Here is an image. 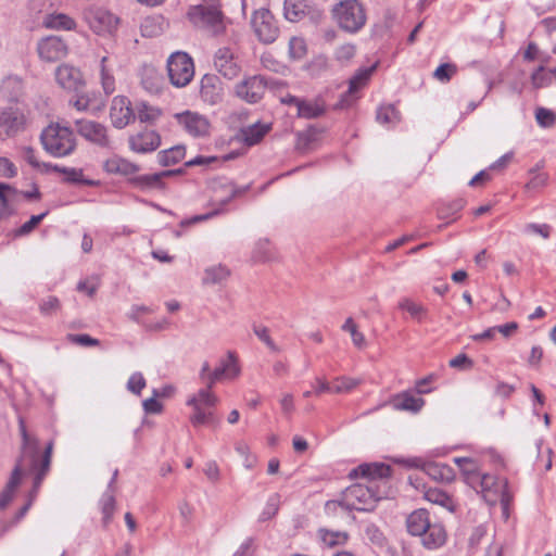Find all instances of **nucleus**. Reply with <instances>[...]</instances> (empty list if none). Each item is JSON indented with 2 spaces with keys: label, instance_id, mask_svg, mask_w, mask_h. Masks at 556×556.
I'll list each match as a JSON object with an SVG mask.
<instances>
[{
  "label": "nucleus",
  "instance_id": "3",
  "mask_svg": "<svg viewBox=\"0 0 556 556\" xmlns=\"http://www.w3.org/2000/svg\"><path fill=\"white\" fill-rule=\"evenodd\" d=\"M43 149L54 157L72 154L77 146L73 130L59 123L48 125L40 135Z\"/></svg>",
  "mask_w": 556,
  "mask_h": 556
},
{
  "label": "nucleus",
  "instance_id": "31",
  "mask_svg": "<svg viewBox=\"0 0 556 556\" xmlns=\"http://www.w3.org/2000/svg\"><path fill=\"white\" fill-rule=\"evenodd\" d=\"M43 26L48 29H63V30H74L76 29V22L71 16L58 13V14H48L42 22Z\"/></svg>",
  "mask_w": 556,
  "mask_h": 556
},
{
  "label": "nucleus",
  "instance_id": "41",
  "mask_svg": "<svg viewBox=\"0 0 556 556\" xmlns=\"http://www.w3.org/2000/svg\"><path fill=\"white\" fill-rule=\"evenodd\" d=\"M186 154L185 147L176 146L170 149L161 151L157 154L159 163L163 166H169L180 162Z\"/></svg>",
  "mask_w": 556,
  "mask_h": 556
},
{
  "label": "nucleus",
  "instance_id": "16",
  "mask_svg": "<svg viewBox=\"0 0 556 556\" xmlns=\"http://www.w3.org/2000/svg\"><path fill=\"white\" fill-rule=\"evenodd\" d=\"M267 83L262 76L249 77L236 86V94L247 102L260 101L265 92Z\"/></svg>",
  "mask_w": 556,
  "mask_h": 556
},
{
  "label": "nucleus",
  "instance_id": "36",
  "mask_svg": "<svg viewBox=\"0 0 556 556\" xmlns=\"http://www.w3.org/2000/svg\"><path fill=\"white\" fill-rule=\"evenodd\" d=\"M270 125L255 123L244 129H242L243 141L248 146H254L258 143L263 137L269 131Z\"/></svg>",
  "mask_w": 556,
  "mask_h": 556
},
{
  "label": "nucleus",
  "instance_id": "7",
  "mask_svg": "<svg viewBox=\"0 0 556 556\" xmlns=\"http://www.w3.org/2000/svg\"><path fill=\"white\" fill-rule=\"evenodd\" d=\"M167 74L173 86L177 88L187 86L194 76L192 59L186 52L172 53L167 60Z\"/></svg>",
  "mask_w": 556,
  "mask_h": 556
},
{
  "label": "nucleus",
  "instance_id": "35",
  "mask_svg": "<svg viewBox=\"0 0 556 556\" xmlns=\"http://www.w3.org/2000/svg\"><path fill=\"white\" fill-rule=\"evenodd\" d=\"M500 485L501 480H497L496 477L489 473L480 472V475L476 478L475 484H471L470 486L475 489L477 492H481L483 496L486 498L488 493L492 491L496 493Z\"/></svg>",
  "mask_w": 556,
  "mask_h": 556
},
{
  "label": "nucleus",
  "instance_id": "58",
  "mask_svg": "<svg viewBox=\"0 0 556 556\" xmlns=\"http://www.w3.org/2000/svg\"><path fill=\"white\" fill-rule=\"evenodd\" d=\"M253 331H254L255 336L261 341H263L271 351H274V352H278L279 351L278 346L275 344V342L271 340V338L269 336L268 328L255 326L253 328Z\"/></svg>",
  "mask_w": 556,
  "mask_h": 556
},
{
  "label": "nucleus",
  "instance_id": "15",
  "mask_svg": "<svg viewBox=\"0 0 556 556\" xmlns=\"http://www.w3.org/2000/svg\"><path fill=\"white\" fill-rule=\"evenodd\" d=\"M215 70L227 79L237 77L240 65L233 51L228 47L219 48L214 54Z\"/></svg>",
  "mask_w": 556,
  "mask_h": 556
},
{
  "label": "nucleus",
  "instance_id": "37",
  "mask_svg": "<svg viewBox=\"0 0 556 556\" xmlns=\"http://www.w3.org/2000/svg\"><path fill=\"white\" fill-rule=\"evenodd\" d=\"M306 0H285V17L290 22H299L306 13Z\"/></svg>",
  "mask_w": 556,
  "mask_h": 556
},
{
  "label": "nucleus",
  "instance_id": "5",
  "mask_svg": "<svg viewBox=\"0 0 556 556\" xmlns=\"http://www.w3.org/2000/svg\"><path fill=\"white\" fill-rule=\"evenodd\" d=\"M331 13L340 28L351 34L361 30L367 21L365 7L359 0H342L333 5Z\"/></svg>",
  "mask_w": 556,
  "mask_h": 556
},
{
  "label": "nucleus",
  "instance_id": "33",
  "mask_svg": "<svg viewBox=\"0 0 556 556\" xmlns=\"http://www.w3.org/2000/svg\"><path fill=\"white\" fill-rule=\"evenodd\" d=\"M117 471L114 472L113 478L109 484L108 491L102 495L100 500V506L101 511L103 514V523L108 525L114 514L115 509V496H114V490H113V483L116 479Z\"/></svg>",
  "mask_w": 556,
  "mask_h": 556
},
{
  "label": "nucleus",
  "instance_id": "48",
  "mask_svg": "<svg viewBox=\"0 0 556 556\" xmlns=\"http://www.w3.org/2000/svg\"><path fill=\"white\" fill-rule=\"evenodd\" d=\"M457 73V66L453 63H443L433 72V77L441 81L447 83Z\"/></svg>",
  "mask_w": 556,
  "mask_h": 556
},
{
  "label": "nucleus",
  "instance_id": "45",
  "mask_svg": "<svg viewBox=\"0 0 556 556\" xmlns=\"http://www.w3.org/2000/svg\"><path fill=\"white\" fill-rule=\"evenodd\" d=\"M399 308L406 311L418 321H421L427 315V308L422 304L416 303L408 298H404L399 302Z\"/></svg>",
  "mask_w": 556,
  "mask_h": 556
},
{
  "label": "nucleus",
  "instance_id": "59",
  "mask_svg": "<svg viewBox=\"0 0 556 556\" xmlns=\"http://www.w3.org/2000/svg\"><path fill=\"white\" fill-rule=\"evenodd\" d=\"M47 213H42L39 215H33L28 222L23 224L16 231L17 236H25L29 233L43 219Z\"/></svg>",
  "mask_w": 556,
  "mask_h": 556
},
{
  "label": "nucleus",
  "instance_id": "18",
  "mask_svg": "<svg viewBox=\"0 0 556 556\" xmlns=\"http://www.w3.org/2000/svg\"><path fill=\"white\" fill-rule=\"evenodd\" d=\"M129 148L136 153H149L155 151L161 144L160 135L150 129L139 131L128 139Z\"/></svg>",
  "mask_w": 556,
  "mask_h": 556
},
{
  "label": "nucleus",
  "instance_id": "63",
  "mask_svg": "<svg viewBox=\"0 0 556 556\" xmlns=\"http://www.w3.org/2000/svg\"><path fill=\"white\" fill-rule=\"evenodd\" d=\"M544 65L539 66L531 75V83L534 88H542L547 85L548 78L544 74Z\"/></svg>",
  "mask_w": 556,
  "mask_h": 556
},
{
  "label": "nucleus",
  "instance_id": "17",
  "mask_svg": "<svg viewBox=\"0 0 556 556\" xmlns=\"http://www.w3.org/2000/svg\"><path fill=\"white\" fill-rule=\"evenodd\" d=\"M240 375V366L238 358L233 352H228L227 355L219 361V365L208 374V387H214L216 382L223 379H235Z\"/></svg>",
  "mask_w": 556,
  "mask_h": 556
},
{
  "label": "nucleus",
  "instance_id": "46",
  "mask_svg": "<svg viewBox=\"0 0 556 556\" xmlns=\"http://www.w3.org/2000/svg\"><path fill=\"white\" fill-rule=\"evenodd\" d=\"M342 330L346 331L351 334L353 344L358 348L363 349L366 346V339L364 334L358 331L356 324L354 323L353 318L349 317L345 323L342 326Z\"/></svg>",
  "mask_w": 556,
  "mask_h": 556
},
{
  "label": "nucleus",
  "instance_id": "52",
  "mask_svg": "<svg viewBox=\"0 0 556 556\" xmlns=\"http://www.w3.org/2000/svg\"><path fill=\"white\" fill-rule=\"evenodd\" d=\"M146 388V379L141 372H134L127 381V390L139 395Z\"/></svg>",
  "mask_w": 556,
  "mask_h": 556
},
{
  "label": "nucleus",
  "instance_id": "49",
  "mask_svg": "<svg viewBox=\"0 0 556 556\" xmlns=\"http://www.w3.org/2000/svg\"><path fill=\"white\" fill-rule=\"evenodd\" d=\"M289 54L292 59H302L306 54V43L303 38L292 37L290 39Z\"/></svg>",
  "mask_w": 556,
  "mask_h": 556
},
{
  "label": "nucleus",
  "instance_id": "4",
  "mask_svg": "<svg viewBox=\"0 0 556 556\" xmlns=\"http://www.w3.org/2000/svg\"><path fill=\"white\" fill-rule=\"evenodd\" d=\"M213 387L205 386L192 394L187 405L192 408V414L189 417L190 422L198 427L202 425L215 424V407L219 400L216 394L212 392Z\"/></svg>",
  "mask_w": 556,
  "mask_h": 556
},
{
  "label": "nucleus",
  "instance_id": "54",
  "mask_svg": "<svg viewBox=\"0 0 556 556\" xmlns=\"http://www.w3.org/2000/svg\"><path fill=\"white\" fill-rule=\"evenodd\" d=\"M51 172H58L65 175V180L70 182H80L83 181V172L77 168H68V167H60L58 165H52Z\"/></svg>",
  "mask_w": 556,
  "mask_h": 556
},
{
  "label": "nucleus",
  "instance_id": "29",
  "mask_svg": "<svg viewBox=\"0 0 556 556\" xmlns=\"http://www.w3.org/2000/svg\"><path fill=\"white\" fill-rule=\"evenodd\" d=\"M141 85L150 93H157L162 88V77L155 67L146 65L142 67Z\"/></svg>",
  "mask_w": 556,
  "mask_h": 556
},
{
  "label": "nucleus",
  "instance_id": "26",
  "mask_svg": "<svg viewBox=\"0 0 556 556\" xmlns=\"http://www.w3.org/2000/svg\"><path fill=\"white\" fill-rule=\"evenodd\" d=\"M326 112L325 103L320 99H301L296 108V116L300 118H317Z\"/></svg>",
  "mask_w": 556,
  "mask_h": 556
},
{
  "label": "nucleus",
  "instance_id": "9",
  "mask_svg": "<svg viewBox=\"0 0 556 556\" xmlns=\"http://www.w3.org/2000/svg\"><path fill=\"white\" fill-rule=\"evenodd\" d=\"M74 124L77 134L88 142L100 148H111L112 141L105 125L85 118L76 119Z\"/></svg>",
  "mask_w": 556,
  "mask_h": 556
},
{
  "label": "nucleus",
  "instance_id": "6",
  "mask_svg": "<svg viewBox=\"0 0 556 556\" xmlns=\"http://www.w3.org/2000/svg\"><path fill=\"white\" fill-rule=\"evenodd\" d=\"M204 4L192 7L188 16L198 27L207 28L214 34L222 29V12L219 10V0H202Z\"/></svg>",
  "mask_w": 556,
  "mask_h": 556
},
{
  "label": "nucleus",
  "instance_id": "20",
  "mask_svg": "<svg viewBox=\"0 0 556 556\" xmlns=\"http://www.w3.org/2000/svg\"><path fill=\"white\" fill-rule=\"evenodd\" d=\"M377 65L374 64L370 67L359 68L350 79L349 89L342 96V99L339 103L340 108H345L354 101V94L367 85L371 74L375 72Z\"/></svg>",
  "mask_w": 556,
  "mask_h": 556
},
{
  "label": "nucleus",
  "instance_id": "60",
  "mask_svg": "<svg viewBox=\"0 0 556 556\" xmlns=\"http://www.w3.org/2000/svg\"><path fill=\"white\" fill-rule=\"evenodd\" d=\"M70 104L79 112L87 111L91 105V96L89 93L77 94L75 99L70 101Z\"/></svg>",
  "mask_w": 556,
  "mask_h": 556
},
{
  "label": "nucleus",
  "instance_id": "44",
  "mask_svg": "<svg viewBox=\"0 0 556 556\" xmlns=\"http://www.w3.org/2000/svg\"><path fill=\"white\" fill-rule=\"evenodd\" d=\"M377 122L381 125H395L400 122V112L394 105H383L377 111Z\"/></svg>",
  "mask_w": 556,
  "mask_h": 556
},
{
  "label": "nucleus",
  "instance_id": "8",
  "mask_svg": "<svg viewBox=\"0 0 556 556\" xmlns=\"http://www.w3.org/2000/svg\"><path fill=\"white\" fill-rule=\"evenodd\" d=\"M26 115L20 108H0V140L15 137L26 128Z\"/></svg>",
  "mask_w": 556,
  "mask_h": 556
},
{
  "label": "nucleus",
  "instance_id": "40",
  "mask_svg": "<svg viewBox=\"0 0 556 556\" xmlns=\"http://www.w3.org/2000/svg\"><path fill=\"white\" fill-rule=\"evenodd\" d=\"M180 173H181L180 169L179 170L167 169V170H163L161 173H156V174H152V175L140 176L137 179V182L142 188H156V189H161V188H163L162 179L164 177L174 176V175H177V174H180Z\"/></svg>",
  "mask_w": 556,
  "mask_h": 556
},
{
  "label": "nucleus",
  "instance_id": "38",
  "mask_svg": "<svg viewBox=\"0 0 556 556\" xmlns=\"http://www.w3.org/2000/svg\"><path fill=\"white\" fill-rule=\"evenodd\" d=\"M230 275L229 269L222 265H213L204 270L203 285H217L225 281Z\"/></svg>",
  "mask_w": 556,
  "mask_h": 556
},
{
  "label": "nucleus",
  "instance_id": "10",
  "mask_svg": "<svg viewBox=\"0 0 556 556\" xmlns=\"http://www.w3.org/2000/svg\"><path fill=\"white\" fill-rule=\"evenodd\" d=\"M85 20L93 33L102 36L114 35L119 25V18L103 9L88 10Z\"/></svg>",
  "mask_w": 556,
  "mask_h": 556
},
{
  "label": "nucleus",
  "instance_id": "64",
  "mask_svg": "<svg viewBox=\"0 0 556 556\" xmlns=\"http://www.w3.org/2000/svg\"><path fill=\"white\" fill-rule=\"evenodd\" d=\"M547 179H548V177L546 174L538 173L529 180V182H527L526 189L527 190H536V189L543 188L544 186H546Z\"/></svg>",
  "mask_w": 556,
  "mask_h": 556
},
{
  "label": "nucleus",
  "instance_id": "50",
  "mask_svg": "<svg viewBox=\"0 0 556 556\" xmlns=\"http://www.w3.org/2000/svg\"><path fill=\"white\" fill-rule=\"evenodd\" d=\"M61 308V303L56 296L49 295L41 300L39 311L43 315H52Z\"/></svg>",
  "mask_w": 556,
  "mask_h": 556
},
{
  "label": "nucleus",
  "instance_id": "61",
  "mask_svg": "<svg viewBox=\"0 0 556 556\" xmlns=\"http://www.w3.org/2000/svg\"><path fill=\"white\" fill-rule=\"evenodd\" d=\"M525 231L528 233H535L547 239L551 235V227L547 224L530 223L526 225Z\"/></svg>",
  "mask_w": 556,
  "mask_h": 556
},
{
  "label": "nucleus",
  "instance_id": "2",
  "mask_svg": "<svg viewBox=\"0 0 556 556\" xmlns=\"http://www.w3.org/2000/svg\"><path fill=\"white\" fill-rule=\"evenodd\" d=\"M20 430L23 438V457L16 464L4 490L0 493V509H4L13 500L15 491L21 482L22 472L26 467L35 473L34 490L37 491L51 465L53 443L49 442L43 455L39 457L37 441L28 435L23 421L20 422Z\"/></svg>",
  "mask_w": 556,
  "mask_h": 556
},
{
  "label": "nucleus",
  "instance_id": "14",
  "mask_svg": "<svg viewBox=\"0 0 556 556\" xmlns=\"http://www.w3.org/2000/svg\"><path fill=\"white\" fill-rule=\"evenodd\" d=\"M175 118L184 129L193 137H203L208 134L210 122L197 112L185 111L175 114Z\"/></svg>",
  "mask_w": 556,
  "mask_h": 556
},
{
  "label": "nucleus",
  "instance_id": "56",
  "mask_svg": "<svg viewBox=\"0 0 556 556\" xmlns=\"http://www.w3.org/2000/svg\"><path fill=\"white\" fill-rule=\"evenodd\" d=\"M161 396L160 391L154 389L153 396L143 401V409L147 414H159L162 412L163 406L156 400V397Z\"/></svg>",
  "mask_w": 556,
  "mask_h": 556
},
{
  "label": "nucleus",
  "instance_id": "23",
  "mask_svg": "<svg viewBox=\"0 0 556 556\" xmlns=\"http://www.w3.org/2000/svg\"><path fill=\"white\" fill-rule=\"evenodd\" d=\"M103 168L109 174H118L123 176L132 175L139 170V166L137 164L117 155L108 159L103 164Z\"/></svg>",
  "mask_w": 556,
  "mask_h": 556
},
{
  "label": "nucleus",
  "instance_id": "51",
  "mask_svg": "<svg viewBox=\"0 0 556 556\" xmlns=\"http://www.w3.org/2000/svg\"><path fill=\"white\" fill-rule=\"evenodd\" d=\"M535 118L540 126L548 128L552 127L556 121V115L553 111L544 108H539L535 112Z\"/></svg>",
  "mask_w": 556,
  "mask_h": 556
},
{
  "label": "nucleus",
  "instance_id": "12",
  "mask_svg": "<svg viewBox=\"0 0 556 556\" xmlns=\"http://www.w3.org/2000/svg\"><path fill=\"white\" fill-rule=\"evenodd\" d=\"M37 53L41 61L53 63L68 54V46L61 37L47 36L37 42Z\"/></svg>",
  "mask_w": 556,
  "mask_h": 556
},
{
  "label": "nucleus",
  "instance_id": "55",
  "mask_svg": "<svg viewBox=\"0 0 556 556\" xmlns=\"http://www.w3.org/2000/svg\"><path fill=\"white\" fill-rule=\"evenodd\" d=\"M279 508V496L277 494L271 495L266 504V507L264 508L260 519L262 521H266L270 518H273Z\"/></svg>",
  "mask_w": 556,
  "mask_h": 556
},
{
  "label": "nucleus",
  "instance_id": "47",
  "mask_svg": "<svg viewBox=\"0 0 556 556\" xmlns=\"http://www.w3.org/2000/svg\"><path fill=\"white\" fill-rule=\"evenodd\" d=\"M273 256L270 242L267 239H261L255 243L253 257L257 262L268 261Z\"/></svg>",
  "mask_w": 556,
  "mask_h": 556
},
{
  "label": "nucleus",
  "instance_id": "1",
  "mask_svg": "<svg viewBox=\"0 0 556 556\" xmlns=\"http://www.w3.org/2000/svg\"><path fill=\"white\" fill-rule=\"evenodd\" d=\"M390 471V466L378 463L362 464L352 469L349 473L350 478H365L367 479V484L356 483L349 486L343 493V502L338 503V505L345 509L372 510L376 504L386 495V491L380 490V484L377 480L389 477ZM336 505V502H328L326 506L330 509Z\"/></svg>",
  "mask_w": 556,
  "mask_h": 556
},
{
  "label": "nucleus",
  "instance_id": "19",
  "mask_svg": "<svg viewBox=\"0 0 556 556\" xmlns=\"http://www.w3.org/2000/svg\"><path fill=\"white\" fill-rule=\"evenodd\" d=\"M55 80L64 89L77 91L85 85L81 72L70 64H61L55 70Z\"/></svg>",
  "mask_w": 556,
  "mask_h": 556
},
{
  "label": "nucleus",
  "instance_id": "57",
  "mask_svg": "<svg viewBox=\"0 0 556 556\" xmlns=\"http://www.w3.org/2000/svg\"><path fill=\"white\" fill-rule=\"evenodd\" d=\"M496 493H500L503 513L507 516L508 506L513 501V494L509 492L508 483L505 479L501 480V485Z\"/></svg>",
  "mask_w": 556,
  "mask_h": 556
},
{
  "label": "nucleus",
  "instance_id": "39",
  "mask_svg": "<svg viewBox=\"0 0 556 556\" xmlns=\"http://www.w3.org/2000/svg\"><path fill=\"white\" fill-rule=\"evenodd\" d=\"M137 117L141 123L153 124L162 116V110L147 102L136 104Z\"/></svg>",
  "mask_w": 556,
  "mask_h": 556
},
{
  "label": "nucleus",
  "instance_id": "42",
  "mask_svg": "<svg viewBox=\"0 0 556 556\" xmlns=\"http://www.w3.org/2000/svg\"><path fill=\"white\" fill-rule=\"evenodd\" d=\"M319 538L323 543L328 547H334L338 545H343L346 543L349 539V534L342 531H329L321 529L319 530Z\"/></svg>",
  "mask_w": 556,
  "mask_h": 556
},
{
  "label": "nucleus",
  "instance_id": "30",
  "mask_svg": "<svg viewBox=\"0 0 556 556\" xmlns=\"http://www.w3.org/2000/svg\"><path fill=\"white\" fill-rule=\"evenodd\" d=\"M454 463L459 467L466 483L475 484L476 478L481 472L478 462L469 457H455Z\"/></svg>",
  "mask_w": 556,
  "mask_h": 556
},
{
  "label": "nucleus",
  "instance_id": "34",
  "mask_svg": "<svg viewBox=\"0 0 556 556\" xmlns=\"http://www.w3.org/2000/svg\"><path fill=\"white\" fill-rule=\"evenodd\" d=\"M425 498L432 503L446 508L448 511H454L456 508L454 500L444 491L430 488L425 491Z\"/></svg>",
  "mask_w": 556,
  "mask_h": 556
},
{
  "label": "nucleus",
  "instance_id": "27",
  "mask_svg": "<svg viewBox=\"0 0 556 556\" xmlns=\"http://www.w3.org/2000/svg\"><path fill=\"white\" fill-rule=\"evenodd\" d=\"M425 401L421 397H416L408 392L400 393L391 400V405L396 410H409L417 413L424 406Z\"/></svg>",
  "mask_w": 556,
  "mask_h": 556
},
{
  "label": "nucleus",
  "instance_id": "43",
  "mask_svg": "<svg viewBox=\"0 0 556 556\" xmlns=\"http://www.w3.org/2000/svg\"><path fill=\"white\" fill-rule=\"evenodd\" d=\"M21 155L31 167L39 170L40 173H50L52 165L49 163L39 162L36 151L31 147H23L21 149Z\"/></svg>",
  "mask_w": 556,
  "mask_h": 556
},
{
  "label": "nucleus",
  "instance_id": "21",
  "mask_svg": "<svg viewBox=\"0 0 556 556\" xmlns=\"http://www.w3.org/2000/svg\"><path fill=\"white\" fill-rule=\"evenodd\" d=\"M214 195L212 204L217 205V208L223 211V207L227 205L233 198L242 194L245 188H237L229 182L215 181L212 186Z\"/></svg>",
  "mask_w": 556,
  "mask_h": 556
},
{
  "label": "nucleus",
  "instance_id": "32",
  "mask_svg": "<svg viewBox=\"0 0 556 556\" xmlns=\"http://www.w3.org/2000/svg\"><path fill=\"white\" fill-rule=\"evenodd\" d=\"M424 470L435 481L452 482L455 478L454 470L444 464L427 463L424 466Z\"/></svg>",
  "mask_w": 556,
  "mask_h": 556
},
{
  "label": "nucleus",
  "instance_id": "24",
  "mask_svg": "<svg viewBox=\"0 0 556 556\" xmlns=\"http://www.w3.org/2000/svg\"><path fill=\"white\" fill-rule=\"evenodd\" d=\"M422 544L429 549H434L442 546L446 541V532L442 525L430 523L426 532L420 535Z\"/></svg>",
  "mask_w": 556,
  "mask_h": 556
},
{
  "label": "nucleus",
  "instance_id": "25",
  "mask_svg": "<svg viewBox=\"0 0 556 556\" xmlns=\"http://www.w3.org/2000/svg\"><path fill=\"white\" fill-rule=\"evenodd\" d=\"M430 523L428 511L425 509H417L413 511L406 519L408 532L416 536L422 535Z\"/></svg>",
  "mask_w": 556,
  "mask_h": 556
},
{
  "label": "nucleus",
  "instance_id": "11",
  "mask_svg": "<svg viewBox=\"0 0 556 556\" xmlns=\"http://www.w3.org/2000/svg\"><path fill=\"white\" fill-rule=\"evenodd\" d=\"M252 27L260 41L264 43L274 42L279 34L275 17L267 9H261L254 12Z\"/></svg>",
  "mask_w": 556,
  "mask_h": 556
},
{
  "label": "nucleus",
  "instance_id": "13",
  "mask_svg": "<svg viewBox=\"0 0 556 556\" xmlns=\"http://www.w3.org/2000/svg\"><path fill=\"white\" fill-rule=\"evenodd\" d=\"M136 115L131 108L130 101L123 96L113 98L110 108V119L112 125L117 129H123L135 121Z\"/></svg>",
  "mask_w": 556,
  "mask_h": 556
},
{
  "label": "nucleus",
  "instance_id": "22",
  "mask_svg": "<svg viewBox=\"0 0 556 556\" xmlns=\"http://www.w3.org/2000/svg\"><path fill=\"white\" fill-rule=\"evenodd\" d=\"M115 62L109 56L103 55L99 62V76L101 87L106 96L115 91V77H114Z\"/></svg>",
  "mask_w": 556,
  "mask_h": 556
},
{
  "label": "nucleus",
  "instance_id": "28",
  "mask_svg": "<svg viewBox=\"0 0 556 556\" xmlns=\"http://www.w3.org/2000/svg\"><path fill=\"white\" fill-rule=\"evenodd\" d=\"M166 26L167 23L162 15H150L142 20L140 31L143 37L153 38L160 36Z\"/></svg>",
  "mask_w": 556,
  "mask_h": 556
},
{
  "label": "nucleus",
  "instance_id": "53",
  "mask_svg": "<svg viewBox=\"0 0 556 556\" xmlns=\"http://www.w3.org/2000/svg\"><path fill=\"white\" fill-rule=\"evenodd\" d=\"M358 380L348 377L338 378L336 383L332 386L333 393H345L353 390L357 384Z\"/></svg>",
  "mask_w": 556,
  "mask_h": 556
},
{
  "label": "nucleus",
  "instance_id": "62",
  "mask_svg": "<svg viewBox=\"0 0 556 556\" xmlns=\"http://www.w3.org/2000/svg\"><path fill=\"white\" fill-rule=\"evenodd\" d=\"M355 46L345 43L340 46L336 51V58L341 62H349L355 54Z\"/></svg>",
  "mask_w": 556,
  "mask_h": 556
}]
</instances>
